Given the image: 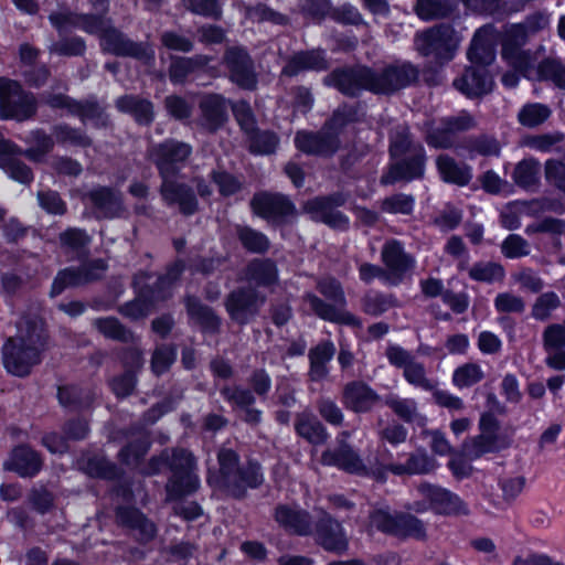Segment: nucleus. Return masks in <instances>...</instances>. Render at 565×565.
Instances as JSON below:
<instances>
[{"mask_svg": "<svg viewBox=\"0 0 565 565\" xmlns=\"http://www.w3.org/2000/svg\"><path fill=\"white\" fill-rule=\"evenodd\" d=\"M418 79V67L403 61L386 64L380 71L366 64L337 66L322 78V84L345 97L358 98L363 92L393 96L415 85Z\"/></svg>", "mask_w": 565, "mask_h": 565, "instance_id": "f257e3e1", "label": "nucleus"}, {"mask_svg": "<svg viewBox=\"0 0 565 565\" xmlns=\"http://www.w3.org/2000/svg\"><path fill=\"white\" fill-rule=\"evenodd\" d=\"M192 152L190 143L175 138H166L148 150V159L156 167L161 180L159 194L162 201L167 206H178L183 216H192L200 210L194 189L178 181Z\"/></svg>", "mask_w": 565, "mask_h": 565, "instance_id": "f03ea898", "label": "nucleus"}, {"mask_svg": "<svg viewBox=\"0 0 565 565\" xmlns=\"http://www.w3.org/2000/svg\"><path fill=\"white\" fill-rule=\"evenodd\" d=\"M46 322L38 316L25 317L17 324V333L8 337L1 347V361L8 374L26 377L42 362L49 348Z\"/></svg>", "mask_w": 565, "mask_h": 565, "instance_id": "7ed1b4c3", "label": "nucleus"}, {"mask_svg": "<svg viewBox=\"0 0 565 565\" xmlns=\"http://www.w3.org/2000/svg\"><path fill=\"white\" fill-rule=\"evenodd\" d=\"M216 460L217 475L214 481L210 477L209 483H214L237 501L244 500L248 490L259 489L265 481L262 463L255 458H247L241 465V456L233 448L221 447L216 452Z\"/></svg>", "mask_w": 565, "mask_h": 565, "instance_id": "20e7f679", "label": "nucleus"}, {"mask_svg": "<svg viewBox=\"0 0 565 565\" xmlns=\"http://www.w3.org/2000/svg\"><path fill=\"white\" fill-rule=\"evenodd\" d=\"M386 170L380 178L381 185H394L423 180L426 173L427 152L425 147L415 143L408 131L397 132L390 139Z\"/></svg>", "mask_w": 565, "mask_h": 565, "instance_id": "39448f33", "label": "nucleus"}, {"mask_svg": "<svg viewBox=\"0 0 565 565\" xmlns=\"http://www.w3.org/2000/svg\"><path fill=\"white\" fill-rule=\"evenodd\" d=\"M487 411L480 414L478 420L479 434L471 439L469 455L471 459H479L487 454H498L509 449L513 439L508 433L500 431L501 423L498 415H505L507 407L497 395L489 392L486 396Z\"/></svg>", "mask_w": 565, "mask_h": 565, "instance_id": "423d86ee", "label": "nucleus"}, {"mask_svg": "<svg viewBox=\"0 0 565 565\" xmlns=\"http://www.w3.org/2000/svg\"><path fill=\"white\" fill-rule=\"evenodd\" d=\"M381 259L385 268L372 263H362L358 267L362 282L370 285L379 278L390 286H398L416 265L415 258L405 252L403 244L397 239H391L384 244Z\"/></svg>", "mask_w": 565, "mask_h": 565, "instance_id": "0eeeda50", "label": "nucleus"}, {"mask_svg": "<svg viewBox=\"0 0 565 565\" xmlns=\"http://www.w3.org/2000/svg\"><path fill=\"white\" fill-rule=\"evenodd\" d=\"M317 290L329 303L315 294H308L306 300L313 313L323 321L350 327L360 326V319L350 311L347 306L345 292L342 284L334 277L322 278L317 284Z\"/></svg>", "mask_w": 565, "mask_h": 565, "instance_id": "6e6552de", "label": "nucleus"}, {"mask_svg": "<svg viewBox=\"0 0 565 565\" xmlns=\"http://www.w3.org/2000/svg\"><path fill=\"white\" fill-rule=\"evenodd\" d=\"M169 477L164 484L166 501L179 503L195 494L201 480L196 473V459L185 448H173L169 462Z\"/></svg>", "mask_w": 565, "mask_h": 565, "instance_id": "1a4fd4ad", "label": "nucleus"}, {"mask_svg": "<svg viewBox=\"0 0 565 565\" xmlns=\"http://www.w3.org/2000/svg\"><path fill=\"white\" fill-rule=\"evenodd\" d=\"M370 523L375 530L386 536L399 541L427 540V527L423 520L409 512L394 510L388 507L375 508L370 511Z\"/></svg>", "mask_w": 565, "mask_h": 565, "instance_id": "9d476101", "label": "nucleus"}, {"mask_svg": "<svg viewBox=\"0 0 565 565\" xmlns=\"http://www.w3.org/2000/svg\"><path fill=\"white\" fill-rule=\"evenodd\" d=\"M39 102L34 93L14 78L0 76V120L25 122L34 119Z\"/></svg>", "mask_w": 565, "mask_h": 565, "instance_id": "9b49d317", "label": "nucleus"}, {"mask_svg": "<svg viewBox=\"0 0 565 565\" xmlns=\"http://www.w3.org/2000/svg\"><path fill=\"white\" fill-rule=\"evenodd\" d=\"M253 215L267 222L271 228L291 225L298 215L296 204L281 192L260 190L249 201Z\"/></svg>", "mask_w": 565, "mask_h": 565, "instance_id": "f8f14e48", "label": "nucleus"}, {"mask_svg": "<svg viewBox=\"0 0 565 565\" xmlns=\"http://www.w3.org/2000/svg\"><path fill=\"white\" fill-rule=\"evenodd\" d=\"M222 64L228 81L242 90L254 92L258 87V73L255 61L245 45L226 46Z\"/></svg>", "mask_w": 565, "mask_h": 565, "instance_id": "ddd939ff", "label": "nucleus"}, {"mask_svg": "<svg viewBox=\"0 0 565 565\" xmlns=\"http://www.w3.org/2000/svg\"><path fill=\"white\" fill-rule=\"evenodd\" d=\"M265 302L266 296L256 287L238 286L225 296L223 305L231 321L245 327L256 320Z\"/></svg>", "mask_w": 565, "mask_h": 565, "instance_id": "4468645a", "label": "nucleus"}, {"mask_svg": "<svg viewBox=\"0 0 565 565\" xmlns=\"http://www.w3.org/2000/svg\"><path fill=\"white\" fill-rule=\"evenodd\" d=\"M99 44L104 53L131 57L141 61L145 65L154 63L156 54L148 42L134 41L113 24L102 34Z\"/></svg>", "mask_w": 565, "mask_h": 565, "instance_id": "2eb2a0df", "label": "nucleus"}, {"mask_svg": "<svg viewBox=\"0 0 565 565\" xmlns=\"http://www.w3.org/2000/svg\"><path fill=\"white\" fill-rule=\"evenodd\" d=\"M440 126L435 125L434 119L424 121V140L428 147L447 150L454 146L456 132L467 131L475 126L473 117L469 114L459 116H447L439 120Z\"/></svg>", "mask_w": 565, "mask_h": 565, "instance_id": "dca6fc26", "label": "nucleus"}, {"mask_svg": "<svg viewBox=\"0 0 565 565\" xmlns=\"http://www.w3.org/2000/svg\"><path fill=\"white\" fill-rule=\"evenodd\" d=\"M347 201V193L335 191L308 200L305 204V210L330 228L347 231L350 227V218L347 214L337 210L344 206Z\"/></svg>", "mask_w": 565, "mask_h": 565, "instance_id": "f3484780", "label": "nucleus"}, {"mask_svg": "<svg viewBox=\"0 0 565 565\" xmlns=\"http://www.w3.org/2000/svg\"><path fill=\"white\" fill-rule=\"evenodd\" d=\"M294 146L306 156L329 159L340 150L341 139H338L323 124L318 131L297 130L294 137Z\"/></svg>", "mask_w": 565, "mask_h": 565, "instance_id": "a211bd4d", "label": "nucleus"}, {"mask_svg": "<svg viewBox=\"0 0 565 565\" xmlns=\"http://www.w3.org/2000/svg\"><path fill=\"white\" fill-rule=\"evenodd\" d=\"M418 492L427 501L429 510L444 516L468 515L466 502L455 492L429 482H422Z\"/></svg>", "mask_w": 565, "mask_h": 565, "instance_id": "6ab92c4d", "label": "nucleus"}, {"mask_svg": "<svg viewBox=\"0 0 565 565\" xmlns=\"http://www.w3.org/2000/svg\"><path fill=\"white\" fill-rule=\"evenodd\" d=\"M454 30L450 25H438L426 30L422 35L419 53L425 57H434L439 65L449 63L456 53Z\"/></svg>", "mask_w": 565, "mask_h": 565, "instance_id": "aec40b11", "label": "nucleus"}, {"mask_svg": "<svg viewBox=\"0 0 565 565\" xmlns=\"http://www.w3.org/2000/svg\"><path fill=\"white\" fill-rule=\"evenodd\" d=\"M381 402L382 396L363 380L349 381L342 388L341 403L354 414H369Z\"/></svg>", "mask_w": 565, "mask_h": 565, "instance_id": "412c9836", "label": "nucleus"}, {"mask_svg": "<svg viewBox=\"0 0 565 565\" xmlns=\"http://www.w3.org/2000/svg\"><path fill=\"white\" fill-rule=\"evenodd\" d=\"M115 518L119 526L137 532L135 540L141 545L149 544L157 536L156 523L135 505H117Z\"/></svg>", "mask_w": 565, "mask_h": 565, "instance_id": "4be33fe9", "label": "nucleus"}, {"mask_svg": "<svg viewBox=\"0 0 565 565\" xmlns=\"http://www.w3.org/2000/svg\"><path fill=\"white\" fill-rule=\"evenodd\" d=\"M454 87L469 99L481 98L493 89V77L484 66L471 64L466 66L452 83Z\"/></svg>", "mask_w": 565, "mask_h": 565, "instance_id": "5701e85b", "label": "nucleus"}, {"mask_svg": "<svg viewBox=\"0 0 565 565\" xmlns=\"http://www.w3.org/2000/svg\"><path fill=\"white\" fill-rule=\"evenodd\" d=\"M231 100L220 93H206L199 102L201 126L210 134L221 130L228 121Z\"/></svg>", "mask_w": 565, "mask_h": 565, "instance_id": "b1692460", "label": "nucleus"}, {"mask_svg": "<svg viewBox=\"0 0 565 565\" xmlns=\"http://www.w3.org/2000/svg\"><path fill=\"white\" fill-rule=\"evenodd\" d=\"M43 465V457L38 450L29 444H19L11 449L3 467L21 478H34L41 472Z\"/></svg>", "mask_w": 565, "mask_h": 565, "instance_id": "393cba45", "label": "nucleus"}, {"mask_svg": "<svg viewBox=\"0 0 565 565\" xmlns=\"http://www.w3.org/2000/svg\"><path fill=\"white\" fill-rule=\"evenodd\" d=\"M497 56V31L491 24L477 29L469 49L467 58L470 64L488 67Z\"/></svg>", "mask_w": 565, "mask_h": 565, "instance_id": "a878e982", "label": "nucleus"}, {"mask_svg": "<svg viewBox=\"0 0 565 565\" xmlns=\"http://www.w3.org/2000/svg\"><path fill=\"white\" fill-rule=\"evenodd\" d=\"M23 157L22 148L14 141H3L0 145V169L13 181L30 185L34 180L32 169L19 157Z\"/></svg>", "mask_w": 565, "mask_h": 565, "instance_id": "bb28decb", "label": "nucleus"}, {"mask_svg": "<svg viewBox=\"0 0 565 565\" xmlns=\"http://www.w3.org/2000/svg\"><path fill=\"white\" fill-rule=\"evenodd\" d=\"M329 67L330 63L324 50H301L289 56L281 68V75L296 77L305 71L326 72Z\"/></svg>", "mask_w": 565, "mask_h": 565, "instance_id": "cd10ccee", "label": "nucleus"}, {"mask_svg": "<svg viewBox=\"0 0 565 565\" xmlns=\"http://www.w3.org/2000/svg\"><path fill=\"white\" fill-rule=\"evenodd\" d=\"M315 541L326 552L338 555L344 554L349 548V541L342 525L331 516L317 521Z\"/></svg>", "mask_w": 565, "mask_h": 565, "instance_id": "c85d7f7f", "label": "nucleus"}, {"mask_svg": "<svg viewBox=\"0 0 565 565\" xmlns=\"http://www.w3.org/2000/svg\"><path fill=\"white\" fill-rule=\"evenodd\" d=\"M274 520L290 535L308 536L311 534L312 519L305 509L279 503L274 509Z\"/></svg>", "mask_w": 565, "mask_h": 565, "instance_id": "c756f323", "label": "nucleus"}, {"mask_svg": "<svg viewBox=\"0 0 565 565\" xmlns=\"http://www.w3.org/2000/svg\"><path fill=\"white\" fill-rule=\"evenodd\" d=\"M321 463L327 467H335L350 475L362 476L366 472V466L362 458L348 443H341L332 450L322 451Z\"/></svg>", "mask_w": 565, "mask_h": 565, "instance_id": "7c9ffc66", "label": "nucleus"}, {"mask_svg": "<svg viewBox=\"0 0 565 565\" xmlns=\"http://www.w3.org/2000/svg\"><path fill=\"white\" fill-rule=\"evenodd\" d=\"M184 306L189 320L199 327L202 334L215 335L221 332L222 319L212 307L195 296H188Z\"/></svg>", "mask_w": 565, "mask_h": 565, "instance_id": "2f4dec72", "label": "nucleus"}, {"mask_svg": "<svg viewBox=\"0 0 565 565\" xmlns=\"http://www.w3.org/2000/svg\"><path fill=\"white\" fill-rule=\"evenodd\" d=\"M436 169L440 180L460 188L467 186L472 180V168L466 162H457L447 153L436 157Z\"/></svg>", "mask_w": 565, "mask_h": 565, "instance_id": "473e14b6", "label": "nucleus"}, {"mask_svg": "<svg viewBox=\"0 0 565 565\" xmlns=\"http://www.w3.org/2000/svg\"><path fill=\"white\" fill-rule=\"evenodd\" d=\"M211 60V56L205 54H196L194 56L170 55L168 76L171 84H185L191 74L204 70Z\"/></svg>", "mask_w": 565, "mask_h": 565, "instance_id": "72a5a7b5", "label": "nucleus"}, {"mask_svg": "<svg viewBox=\"0 0 565 565\" xmlns=\"http://www.w3.org/2000/svg\"><path fill=\"white\" fill-rule=\"evenodd\" d=\"M365 111L361 102L347 103L343 102L332 111L330 117L323 122L326 128L329 129L338 139H341V135L344 129L352 124H359L363 121Z\"/></svg>", "mask_w": 565, "mask_h": 565, "instance_id": "f704fd0d", "label": "nucleus"}, {"mask_svg": "<svg viewBox=\"0 0 565 565\" xmlns=\"http://www.w3.org/2000/svg\"><path fill=\"white\" fill-rule=\"evenodd\" d=\"M116 108L130 115L139 126H150L154 120L153 103L139 95L126 94L117 98Z\"/></svg>", "mask_w": 565, "mask_h": 565, "instance_id": "c9c22d12", "label": "nucleus"}, {"mask_svg": "<svg viewBox=\"0 0 565 565\" xmlns=\"http://www.w3.org/2000/svg\"><path fill=\"white\" fill-rule=\"evenodd\" d=\"M88 199L93 207L102 214L98 218H115L122 209L121 195L111 186L99 185L90 190Z\"/></svg>", "mask_w": 565, "mask_h": 565, "instance_id": "e433bc0d", "label": "nucleus"}, {"mask_svg": "<svg viewBox=\"0 0 565 565\" xmlns=\"http://www.w3.org/2000/svg\"><path fill=\"white\" fill-rule=\"evenodd\" d=\"M56 397L62 407L75 412L89 409L95 402L93 390L74 383L60 385Z\"/></svg>", "mask_w": 565, "mask_h": 565, "instance_id": "4c0bfd02", "label": "nucleus"}, {"mask_svg": "<svg viewBox=\"0 0 565 565\" xmlns=\"http://www.w3.org/2000/svg\"><path fill=\"white\" fill-rule=\"evenodd\" d=\"M294 428L297 436L315 446L326 444L330 437L327 427L316 415L309 412H301L296 415Z\"/></svg>", "mask_w": 565, "mask_h": 565, "instance_id": "58836bf2", "label": "nucleus"}, {"mask_svg": "<svg viewBox=\"0 0 565 565\" xmlns=\"http://www.w3.org/2000/svg\"><path fill=\"white\" fill-rule=\"evenodd\" d=\"M246 278L256 287L270 288L279 282L277 263L269 257L253 258L245 268Z\"/></svg>", "mask_w": 565, "mask_h": 565, "instance_id": "ea45409f", "label": "nucleus"}, {"mask_svg": "<svg viewBox=\"0 0 565 565\" xmlns=\"http://www.w3.org/2000/svg\"><path fill=\"white\" fill-rule=\"evenodd\" d=\"M247 150L254 156H270L276 153L279 146L278 135L270 129H260L258 126L244 135Z\"/></svg>", "mask_w": 565, "mask_h": 565, "instance_id": "a19ab883", "label": "nucleus"}, {"mask_svg": "<svg viewBox=\"0 0 565 565\" xmlns=\"http://www.w3.org/2000/svg\"><path fill=\"white\" fill-rule=\"evenodd\" d=\"M25 142L30 147L26 149L22 148L23 157L34 163L43 162L55 146L53 135L46 134L43 128L31 130Z\"/></svg>", "mask_w": 565, "mask_h": 565, "instance_id": "79ce46f5", "label": "nucleus"}, {"mask_svg": "<svg viewBox=\"0 0 565 565\" xmlns=\"http://www.w3.org/2000/svg\"><path fill=\"white\" fill-rule=\"evenodd\" d=\"M384 404L404 423L415 424L417 427H425L427 417L417 412V406L412 398H399L395 395H387Z\"/></svg>", "mask_w": 565, "mask_h": 565, "instance_id": "37998d69", "label": "nucleus"}, {"mask_svg": "<svg viewBox=\"0 0 565 565\" xmlns=\"http://www.w3.org/2000/svg\"><path fill=\"white\" fill-rule=\"evenodd\" d=\"M235 233L239 244L247 253L265 255L269 252L270 239L262 231L249 225H236Z\"/></svg>", "mask_w": 565, "mask_h": 565, "instance_id": "c03bdc74", "label": "nucleus"}, {"mask_svg": "<svg viewBox=\"0 0 565 565\" xmlns=\"http://www.w3.org/2000/svg\"><path fill=\"white\" fill-rule=\"evenodd\" d=\"M72 116L78 117L82 122L93 120L94 127L98 129L107 127L109 122L105 108L95 96L84 100L76 99L74 108L72 109Z\"/></svg>", "mask_w": 565, "mask_h": 565, "instance_id": "a18cd8bd", "label": "nucleus"}, {"mask_svg": "<svg viewBox=\"0 0 565 565\" xmlns=\"http://www.w3.org/2000/svg\"><path fill=\"white\" fill-rule=\"evenodd\" d=\"M151 448L148 436H140L125 444L118 451V461L126 467L140 466Z\"/></svg>", "mask_w": 565, "mask_h": 565, "instance_id": "49530a36", "label": "nucleus"}, {"mask_svg": "<svg viewBox=\"0 0 565 565\" xmlns=\"http://www.w3.org/2000/svg\"><path fill=\"white\" fill-rule=\"evenodd\" d=\"M83 470L90 478L109 481L121 478L124 473L122 470L106 456L98 455L88 457L84 463Z\"/></svg>", "mask_w": 565, "mask_h": 565, "instance_id": "de8ad7c7", "label": "nucleus"}, {"mask_svg": "<svg viewBox=\"0 0 565 565\" xmlns=\"http://www.w3.org/2000/svg\"><path fill=\"white\" fill-rule=\"evenodd\" d=\"M541 166L535 158L519 161L512 172L514 183L523 190H533L540 184Z\"/></svg>", "mask_w": 565, "mask_h": 565, "instance_id": "09e8293b", "label": "nucleus"}, {"mask_svg": "<svg viewBox=\"0 0 565 565\" xmlns=\"http://www.w3.org/2000/svg\"><path fill=\"white\" fill-rule=\"evenodd\" d=\"M455 6L450 0H416L414 11L422 21L447 19L452 15Z\"/></svg>", "mask_w": 565, "mask_h": 565, "instance_id": "8fccbe9b", "label": "nucleus"}, {"mask_svg": "<svg viewBox=\"0 0 565 565\" xmlns=\"http://www.w3.org/2000/svg\"><path fill=\"white\" fill-rule=\"evenodd\" d=\"M54 141L61 146H73L79 148H89L93 139L82 128H75L68 124L61 122L52 127Z\"/></svg>", "mask_w": 565, "mask_h": 565, "instance_id": "3c124183", "label": "nucleus"}, {"mask_svg": "<svg viewBox=\"0 0 565 565\" xmlns=\"http://www.w3.org/2000/svg\"><path fill=\"white\" fill-rule=\"evenodd\" d=\"M461 148L469 153L470 159H473L475 154L499 157L501 153V145L497 138L484 134L467 138Z\"/></svg>", "mask_w": 565, "mask_h": 565, "instance_id": "603ef678", "label": "nucleus"}, {"mask_svg": "<svg viewBox=\"0 0 565 565\" xmlns=\"http://www.w3.org/2000/svg\"><path fill=\"white\" fill-rule=\"evenodd\" d=\"M178 358V347L174 343H163L158 345L152 352L150 360L151 372L156 376H161L170 371Z\"/></svg>", "mask_w": 565, "mask_h": 565, "instance_id": "864d4df0", "label": "nucleus"}, {"mask_svg": "<svg viewBox=\"0 0 565 565\" xmlns=\"http://www.w3.org/2000/svg\"><path fill=\"white\" fill-rule=\"evenodd\" d=\"M468 275L473 281L494 284L504 279L505 270L499 263L480 260L469 268Z\"/></svg>", "mask_w": 565, "mask_h": 565, "instance_id": "5fc2aeb1", "label": "nucleus"}, {"mask_svg": "<svg viewBox=\"0 0 565 565\" xmlns=\"http://www.w3.org/2000/svg\"><path fill=\"white\" fill-rule=\"evenodd\" d=\"M537 79L552 82L557 88L565 90V65L558 58L545 57L536 66Z\"/></svg>", "mask_w": 565, "mask_h": 565, "instance_id": "6e6d98bb", "label": "nucleus"}, {"mask_svg": "<svg viewBox=\"0 0 565 565\" xmlns=\"http://www.w3.org/2000/svg\"><path fill=\"white\" fill-rule=\"evenodd\" d=\"M94 326L107 339L128 343L134 338L132 331L116 317L97 318L94 321Z\"/></svg>", "mask_w": 565, "mask_h": 565, "instance_id": "4d7b16f0", "label": "nucleus"}, {"mask_svg": "<svg viewBox=\"0 0 565 565\" xmlns=\"http://www.w3.org/2000/svg\"><path fill=\"white\" fill-rule=\"evenodd\" d=\"M550 107L542 103H527L518 113V121L526 128H535L544 124L551 116Z\"/></svg>", "mask_w": 565, "mask_h": 565, "instance_id": "13d9d810", "label": "nucleus"}, {"mask_svg": "<svg viewBox=\"0 0 565 565\" xmlns=\"http://www.w3.org/2000/svg\"><path fill=\"white\" fill-rule=\"evenodd\" d=\"M90 241L92 238L86 230L79 227H67L58 234L61 247L77 254L85 252Z\"/></svg>", "mask_w": 565, "mask_h": 565, "instance_id": "bf43d9fd", "label": "nucleus"}, {"mask_svg": "<svg viewBox=\"0 0 565 565\" xmlns=\"http://www.w3.org/2000/svg\"><path fill=\"white\" fill-rule=\"evenodd\" d=\"M363 311L372 317H380L396 305V297L382 291L366 294L362 298Z\"/></svg>", "mask_w": 565, "mask_h": 565, "instance_id": "052dcab7", "label": "nucleus"}, {"mask_svg": "<svg viewBox=\"0 0 565 565\" xmlns=\"http://www.w3.org/2000/svg\"><path fill=\"white\" fill-rule=\"evenodd\" d=\"M380 209L383 213L412 215L415 210V198L402 192L394 193L381 201Z\"/></svg>", "mask_w": 565, "mask_h": 565, "instance_id": "680f3d73", "label": "nucleus"}, {"mask_svg": "<svg viewBox=\"0 0 565 565\" xmlns=\"http://www.w3.org/2000/svg\"><path fill=\"white\" fill-rule=\"evenodd\" d=\"M231 110L243 135L258 126L256 115L247 99L231 100Z\"/></svg>", "mask_w": 565, "mask_h": 565, "instance_id": "e2e57ef3", "label": "nucleus"}, {"mask_svg": "<svg viewBox=\"0 0 565 565\" xmlns=\"http://www.w3.org/2000/svg\"><path fill=\"white\" fill-rule=\"evenodd\" d=\"M210 179L217 186L218 193L223 198H230L243 189L239 179L226 170L213 169Z\"/></svg>", "mask_w": 565, "mask_h": 565, "instance_id": "0e129e2a", "label": "nucleus"}, {"mask_svg": "<svg viewBox=\"0 0 565 565\" xmlns=\"http://www.w3.org/2000/svg\"><path fill=\"white\" fill-rule=\"evenodd\" d=\"M137 383L138 380L136 372L132 370H125L121 374L113 376L108 381V387L116 398L120 401L127 398L134 393Z\"/></svg>", "mask_w": 565, "mask_h": 565, "instance_id": "69168bd1", "label": "nucleus"}, {"mask_svg": "<svg viewBox=\"0 0 565 565\" xmlns=\"http://www.w3.org/2000/svg\"><path fill=\"white\" fill-rule=\"evenodd\" d=\"M86 50V41L79 35L62 38L57 42L53 43L51 47V52L65 57L84 56Z\"/></svg>", "mask_w": 565, "mask_h": 565, "instance_id": "338daca9", "label": "nucleus"}, {"mask_svg": "<svg viewBox=\"0 0 565 565\" xmlns=\"http://www.w3.org/2000/svg\"><path fill=\"white\" fill-rule=\"evenodd\" d=\"M484 373L477 363H466L458 366L452 374V383L459 388L471 387L481 382Z\"/></svg>", "mask_w": 565, "mask_h": 565, "instance_id": "774afa93", "label": "nucleus"}]
</instances>
